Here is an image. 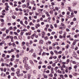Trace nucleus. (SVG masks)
<instances>
[{
    "label": "nucleus",
    "instance_id": "1",
    "mask_svg": "<svg viewBox=\"0 0 79 79\" xmlns=\"http://www.w3.org/2000/svg\"><path fill=\"white\" fill-rule=\"evenodd\" d=\"M22 72V71H21V72H20V69H18L17 70V72L16 73V74L18 77H21L23 76V73H21Z\"/></svg>",
    "mask_w": 79,
    "mask_h": 79
},
{
    "label": "nucleus",
    "instance_id": "2",
    "mask_svg": "<svg viewBox=\"0 0 79 79\" xmlns=\"http://www.w3.org/2000/svg\"><path fill=\"white\" fill-rule=\"evenodd\" d=\"M77 41H79V40H75L73 41V43L72 45H75L76 44V42H77Z\"/></svg>",
    "mask_w": 79,
    "mask_h": 79
},
{
    "label": "nucleus",
    "instance_id": "3",
    "mask_svg": "<svg viewBox=\"0 0 79 79\" xmlns=\"http://www.w3.org/2000/svg\"><path fill=\"white\" fill-rule=\"evenodd\" d=\"M39 44H44V41L42 40H41L40 41Z\"/></svg>",
    "mask_w": 79,
    "mask_h": 79
},
{
    "label": "nucleus",
    "instance_id": "4",
    "mask_svg": "<svg viewBox=\"0 0 79 79\" xmlns=\"http://www.w3.org/2000/svg\"><path fill=\"white\" fill-rule=\"evenodd\" d=\"M28 64H27L25 63V65H24V67L25 68H28Z\"/></svg>",
    "mask_w": 79,
    "mask_h": 79
},
{
    "label": "nucleus",
    "instance_id": "5",
    "mask_svg": "<svg viewBox=\"0 0 79 79\" xmlns=\"http://www.w3.org/2000/svg\"><path fill=\"white\" fill-rule=\"evenodd\" d=\"M14 6H18V5H17V2L15 1L14 2Z\"/></svg>",
    "mask_w": 79,
    "mask_h": 79
},
{
    "label": "nucleus",
    "instance_id": "6",
    "mask_svg": "<svg viewBox=\"0 0 79 79\" xmlns=\"http://www.w3.org/2000/svg\"><path fill=\"white\" fill-rule=\"evenodd\" d=\"M27 77H28V79H31V74H28L27 75Z\"/></svg>",
    "mask_w": 79,
    "mask_h": 79
},
{
    "label": "nucleus",
    "instance_id": "7",
    "mask_svg": "<svg viewBox=\"0 0 79 79\" xmlns=\"http://www.w3.org/2000/svg\"><path fill=\"white\" fill-rule=\"evenodd\" d=\"M8 4L7 2L5 3V6H6V7H7V8H10V6H8Z\"/></svg>",
    "mask_w": 79,
    "mask_h": 79
},
{
    "label": "nucleus",
    "instance_id": "8",
    "mask_svg": "<svg viewBox=\"0 0 79 79\" xmlns=\"http://www.w3.org/2000/svg\"><path fill=\"white\" fill-rule=\"evenodd\" d=\"M68 67L65 68V73H68Z\"/></svg>",
    "mask_w": 79,
    "mask_h": 79
},
{
    "label": "nucleus",
    "instance_id": "9",
    "mask_svg": "<svg viewBox=\"0 0 79 79\" xmlns=\"http://www.w3.org/2000/svg\"><path fill=\"white\" fill-rule=\"evenodd\" d=\"M20 23L22 24V25H23V26H25V25L23 24V21L22 20H21L20 21Z\"/></svg>",
    "mask_w": 79,
    "mask_h": 79
},
{
    "label": "nucleus",
    "instance_id": "10",
    "mask_svg": "<svg viewBox=\"0 0 79 79\" xmlns=\"http://www.w3.org/2000/svg\"><path fill=\"white\" fill-rule=\"evenodd\" d=\"M22 46L23 47V50H26V46H25L24 45H22Z\"/></svg>",
    "mask_w": 79,
    "mask_h": 79
},
{
    "label": "nucleus",
    "instance_id": "11",
    "mask_svg": "<svg viewBox=\"0 0 79 79\" xmlns=\"http://www.w3.org/2000/svg\"><path fill=\"white\" fill-rule=\"evenodd\" d=\"M23 59L24 60H26V61H27V60H28V58L27 57H25L23 58Z\"/></svg>",
    "mask_w": 79,
    "mask_h": 79
},
{
    "label": "nucleus",
    "instance_id": "12",
    "mask_svg": "<svg viewBox=\"0 0 79 79\" xmlns=\"http://www.w3.org/2000/svg\"><path fill=\"white\" fill-rule=\"evenodd\" d=\"M11 71H12L13 72H15V68H14L13 67H12L11 68Z\"/></svg>",
    "mask_w": 79,
    "mask_h": 79
},
{
    "label": "nucleus",
    "instance_id": "13",
    "mask_svg": "<svg viewBox=\"0 0 79 79\" xmlns=\"http://www.w3.org/2000/svg\"><path fill=\"white\" fill-rule=\"evenodd\" d=\"M43 10H44V9H39L38 10V12L40 13V12H42V11H43Z\"/></svg>",
    "mask_w": 79,
    "mask_h": 79
},
{
    "label": "nucleus",
    "instance_id": "14",
    "mask_svg": "<svg viewBox=\"0 0 79 79\" xmlns=\"http://www.w3.org/2000/svg\"><path fill=\"white\" fill-rule=\"evenodd\" d=\"M1 76H2L3 77H5V76H6V74H5L4 73H2L1 74Z\"/></svg>",
    "mask_w": 79,
    "mask_h": 79
},
{
    "label": "nucleus",
    "instance_id": "15",
    "mask_svg": "<svg viewBox=\"0 0 79 79\" xmlns=\"http://www.w3.org/2000/svg\"><path fill=\"white\" fill-rule=\"evenodd\" d=\"M14 34L15 35H17V36H18V34L17 32H14Z\"/></svg>",
    "mask_w": 79,
    "mask_h": 79
},
{
    "label": "nucleus",
    "instance_id": "16",
    "mask_svg": "<svg viewBox=\"0 0 79 79\" xmlns=\"http://www.w3.org/2000/svg\"><path fill=\"white\" fill-rule=\"evenodd\" d=\"M30 63H31V64H33V65L34 64L33 63V61H32L31 60H30Z\"/></svg>",
    "mask_w": 79,
    "mask_h": 79
},
{
    "label": "nucleus",
    "instance_id": "17",
    "mask_svg": "<svg viewBox=\"0 0 79 79\" xmlns=\"http://www.w3.org/2000/svg\"><path fill=\"white\" fill-rule=\"evenodd\" d=\"M60 26H61L62 27H64V24L63 23H61L60 25Z\"/></svg>",
    "mask_w": 79,
    "mask_h": 79
},
{
    "label": "nucleus",
    "instance_id": "18",
    "mask_svg": "<svg viewBox=\"0 0 79 79\" xmlns=\"http://www.w3.org/2000/svg\"><path fill=\"white\" fill-rule=\"evenodd\" d=\"M12 44L13 47H16V44H15V43H13Z\"/></svg>",
    "mask_w": 79,
    "mask_h": 79
},
{
    "label": "nucleus",
    "instance_id": "19",
    "mask_svg": "<svg viewBox=\"0 0 79 79\" xmlns=\"http://www.w3.org/2000/svg\"><path fill=\"white\" fill-rule=\"evenodd\" d=\"M29 25L30 26H34V24L33 23H32V22H31L30 23Z\"/></svg>",
    "mask_w": 79,
    "mask_h": 79
},
{
    "label": "nucleus",
    "instance_id": "20",
    "mask_svg": "<svg viewBox=\"0 0 79 79\" xmlns=\"http://www.w3.org/2000/svg\"><path fill=\"white\" fill-rule=\"evenodd\" d=\"M22 7L23 8H26V4H24L22 5Z\"/></svg>",
    "mask_w": 79,
    "mask_h": 79
},
{
    "label": "nucleus",
    "instance_id": "21",
    "mask_svg": "<svg viewBox=\"0 0 79 79\" xmlns=\"http://www.w3.org/2000/svg\"><path fill=\"white\" fill-rule=\"evenodd\" d=\"M72 55L73 56V57H75V58H76V57H77V55L76 54H73Z\"/></svg>",
    "mask_w": 79,
    "mask_h": 79
},
{
    "label": "nucleus",
    "instance_id": "22",
    "mask_svg": "<svg viewBox=\"0 0 79 79\" xmlns=\"http://www.w3.org/2000/svg\"><path fill=\"white\" fill-rule=\"evenodd\" d=\"M41 34H42V35H45V33L44 31L42 32L41 33Z\"/></svg>",
    "mask_w": 79,
    "mask_h": 79
},
{
    "label": "nucleus",
    "instance_id": "23",
    "mask_svg": "<svg viewBox=\"0 0 79 79\" xmlns=\"http://www.w3.org/2000/svg\"><path fill=\"white\" fill-rule=\"evenodd\" d=\"M15 73L13 72L11 73V75L12 76H15Z\"/></svg>",
    "mask_w": 79,
    "mask_h": 79
},
{
    "label": "nucleus",
    "instance_id": "24",
    "mask_svg": "<svg viewBox=\"0 0 79 79\" xmlns=\"http://www.w3.org/2000/svg\"><path fill=\"white\" fill-rule=\"evenodd\" d=\"M57 61L60 63L61 61V59H57Z\"/></svg>",
    "mask_w": 79,
    "mask_h": 79
},
{
    "label": "nucleus",
    "instance_id": "25",
    "mask_svg": "<svg viewBox=\"0 0 79 79\" xmlns=\"http://www.w3.org/2000/svg\"><path fill=\"white\" fill-rule=\"evenodd\" d=\"M44 55H46V53L44 52L42 54V56H44Z\"/></svg>",
    "mask_w": 79,
    "mask_h": 79
},
{
    "label": "nucleus",
    "instance_id": "26",
    "mask_svg": "<svg viewBox=\"0 0 79 79\" xmlns=\"http://www.w3.org/2000/svg\"><path fill=\"white\" fill-rule=\"evenodd\" d=\"M26 44V43L24 41H23L22 43V45H24Z\"/></svg>",
    "mask_w": 79,
    "mask_h": 79
},
{
    "label": "nucleus",
    "instance_id": "27",
    "mask_svg": "<svg viewBox=\"0 0 79 79\" xmlns=\"http://www.w3.org/2000/svg\"><path fill=\"white\" fill-rule=\"evenodd\" d=\"M74 69H77V66L75 65L74 66Z\"/></svg>",
    "mask_w": 79,
    "mask_h": 79
},
{
    "label": "nucleus",
    "instance_id": "28",
    "mask_svg": "<svg viewBox=\"0 0 79 79\" xmlns=\"http://www.w3.org/2000/svg\"><path fill=\"white\" fill-rule=\"evenodd\" d=\"M13 28L12 27H10L9 28V30H13Z\"/></svg>",
    "mask_w": 79,
    "mask_h": 79
},
{
    "label": "nucleus",
    "instance_id": "29",
    "mask_svg": "<svg viewBox=\"0 0 79 79\" xmlns=\"http://www.w3.org/2000/svg\"><path fill=\"white\" fill-rule=\"evenodd\" d=\"M48 68L49 69H51V68H52V66H51L50 65H49L48 67Z\"/></svg>",
    "mask_w": 79,
    "mask_h": 79
},
{
    "label": "nucleus",
    "instance_id": "30",
    "mask_svg": "<svg viewBox=\"0 0 79 79\" xmlns=\"http://www.w3.org/2000/svg\"><path fill=\"white\" fill-rule=\"evenodd\" d=\"M60 77H61V78H62V79H63V77H64L63 76V75H60Z\"/></svg>",
    "mask_w": 79,
    "mask_h": 79
},
{
    "label": "nucleus",
    "instance_id": "31",
    "mask_svg": "<svg viewBox=\"0 0 79 79\" xmlns=\"http://www.w3.org/2000/svg\"><path fill=\"white\" fill-rule=\"evenodd\" d=\"M17 33H19V32H21V31L19 30V29H17Z\"/></svg>",
    "mask_w": 79,
    "mask_h": 79
},
{
    "label": "nucleus",
    "instance_id": "32",
    "mask_svg": "<svg viewBox=\"0 0 79 79\" xmlns=\"http://www.w3.org/2000/svg\"><path fill=\"white\" fill-rule=\"evenodd\" d=\"M5 66H7V67H8V66L10 67V65H9L6 64H5Z\"/></svg>",
    "mask_w": 79,
    "mask_h": 79
},
{
    "label": "nucleus",
    "instance_id": "33",
    "mask_svg": "<svg viewBox=\"0 0 79 79\" xmlns=\"http://www.w3.org/2000/svg\"><path fill=\"white\" fill-rule=\"evenodd\" d=\"M76 3L73 2V6H76Z\"/></svg>",
    "mask_w": 79,
    "mask_h": 79
},
{
    "label": "nucleus",
    "instance_id": "34",
    "mask_svg": "<svg viewBox=\"0 0 79 79\" xmlns=\"http://www.w3.org/2000/svg\"><path fill=\"white\" fill-rule=\"evenodd\" d=\"M62 51H59V52H58V53L59 54H61V53H62Z\"/></svg>",
    "mask_w": 79,
    "mask_h": 79
},
{
    "label": "nucleus",
    "instance_id": "35",
    "mask_svg": "<svg viewBox=\"0 0 79 79\" xmlns=\"http://www.w3.org/2000/svg\"><path fill=\"white\" fill-rule=\"evenodd\" d=\"M24 32H21L20 33L21 35L22 36L23 35V34H24Z\"/></svg>",
    "mask_w": 79,
    "mask_h": 79
},
{
    "label": "nucleus",
    "instance_id": "36",
    "mask_svg": "<svg viewBox=\"0 0 79 79\" xmlns=\"http://www.w3.org/2000/svg\"><path fill=\"white\" fill-rule=\"evenodd\" d=\"M62 67L63 68H66L67 67H66V66L64 64H63L62 65Z\"/></svg>",
    "mask_w": 79,
    "mask_h": 79
},
{
    "label": "nucleus",
    "instance_id": "37",
    "mask_svg": "<svg viewBox=\"0 0 79 79\" xmlns=\"http://www.w3.org/2000/svg\"><path fill=\"white\" fill-rule=\"evenodd\" d=\"M0 21H1L2 23H3V22H4V20L3 19H0Z\"/></svg>",
    "mask_w": 79,
    "mask_h": 79
},
{
    "label": "nucleus",
    "instance_id": "38",
    "mask_svg": "<svg viewBox=\"0 0 79 79\" xmlns=\"http://www.w3.org/2000/svg\"><path fill=\"white\" fill-rule=\"evenodd\" d=\"M9 65L10 66H13V63H12V62H10V64H9Z\"/></svg>",
    "mask_w": 79,
    "mask_h": 79
},
{
    "label": "nucleus",
    "instance_id": "39",
    "mask_svg": "<svg viewBox=\"0 0 79 79\" xmlns=\"http://www.w3.org/2000/svg\"><path fill=\"white\" fill-rule=\"evenodd\" d=\"M7 77L8 79H10L11 78V75H9L7 76Z\"/></svg>",
    "mask_w": 79,
    "mask_h": 79
},
{
    "label": "nucleus",
    "instance_id": "40",
    "mask_svg": "<svg viewBox=\"0 0 79 79\" xmlns=\"http://www.w3.org/2000/svg\"><path fill=\"white\" fill-rule=\"evenodd\" d=\"M14 60V59H13V58H11L10 59V61L11 62V61H13Z\"/></svg>",
    "mask_w": 79,
    "mask_h": 79
},
{
    "label": "nucleus",
    "instance_id": "41",
    "mask_svg": "<svg viewBox=\"0 0 79 79\" xmlns=\"http://www.w3.org/2000/svg\"><path fill=\"white\" fill-rule=\"evenodd\" d=\"M56 66V64L55 63H54L52 64V67H55Z\"/></svg>",
    "mask_w": 79,
    "mask_h": 79
},
{
    "label": "nucleus",
    "instance_id": "42",
    "mask_svg": "<svg viewBox=\"0 0 79 79\" xmlns=\"http://www.w3.org/2000/svg\"><path fill=\"white\" fill-rule=\"evenodd\" d=\"M68 8L69 11H71V7H68Z\"/></svg>",
    "mask_w": 79,
    "mask_h": 79
},
{
    "label": "nucleus",
    "instance_id": "43",
    "mask_svg": "<svg viewBox=\"0 0 79 79\" xmlns=\"http://www.w3.org/2000/svg\"><path fill=\"white\" fill-rule=\"evenodd\" d=\"M58 69V67H56L55 68V71H57V69Z\"/></svg>",
    "mask_w": 79,
    "mask_h": 79
},
{
    "label": "nucleus",
    "instance_id": "44",
    "mask_svg": "<svg viewBox=\"0 0 79 79\" xmlns=\"http://www.w3.org/2000/svg\"><path fill=\"white\" fill-rule=\"evenodd\" d=\"M14 31H16V29H17V27H14Z\"/></svg>",
    "mask_w": 79,
    "mask_h": 79
},
{
    "label": "nucleus",
    "instance_id": "45",
    "mask_svg": "<svg viewBox=\"0 0 79 79\" xmlns=\"http://www.w3.org/2000/svg\"><path fill=\"white\" fill-rule=\"evenodd\" d=\"M72 63H73V64H76V62L75 61H73Z\"/></svg>",
    "mask_w": 79,
    "mask_h": 79
},
{
    "label": "nucleus",
    "instance_id": "46",
    "mask_svg": "<svg viewBox=\"0 0 79 79\" xmlns=\"http://www.w3.org/2000/svg\"><path fill=\"white\" fill-rule=\"evenodd\" d=\"M70 40H72V41H73V40H74V39L73 38H70Z\"/></svg>",
    "mask_w": 79,
    "mask_h": 79
},
{
    "label": "nucleus",
    "instance_id": "47",
    "mask_svg": "<svg viewBox=\"0 0 79 79\" xmlns=\"http://www.w3.org/2000/svg\"><path fill=\"white\" fill-rule=\"evenodd\" d=\"M43 19H43V18H42V17H41V18H40V21H43Z\"/></svg>",
    "mask_w": 79,
    "mask_h": 79
},
{
    "label": "nucleus",
    "instance_id": "48",
    "mask_svg": "<svg viewBox=\"0 0 79 79\" xmlns=\"http://www.w3.org/2000/svg\"><path fill=\"white\" fill-rule=\"evenodd\" d=\"M6 34H8V32H9V30L7 29L6 30Z\"/></svg>",
    "mask_w": 79,
    "mask_h": 79
},
{
    "label": "nucleus",
    "instance_id": "49",
    "mask_svg": "<svg viewBox=\"0 0 79 79\" xmlns=\"http://www.w3.org/2000/svg\"><path fill=\"white\" fill-rule=\"evenodd\" d=\"M54 53H55V54H58V52H57V51H56V50H54Z\"/></svg>",
    "mask_w": 79,
    "mask_h": 79
},
{
    "label": "nucleus",
    "instance_id": "50",
    "mask_svg": "<svg viewBox=\"0 0 79 79\" xmlns=\"http://www.w3.org/2000/svg\"><path fill=\"white\" fill-rule=\"evenodd\" d=\"M27 31V29L24 28L23 29V31H24L25 32H26V31Z\"/></svg>",
    "mask_w": 79,
    "mask_h": 79
},
{
    "label": "nucleus",
    "instance_id": "51",
    "mask_svg": "<svg viewBox=\"0 0 79 79\" xmlns=\"http://www.w3.org/2000/svg\"><path fill=\"white\" fill-rule=\"evenodd\" d=\"M50 53L51 55H53V54H54V53H53V51H51Z\"/></svg>",
    "mask_w": 79,
    "mask_h": 79
},
{
    "label": "nucleus",
    "instance_id": "52",
    "mask_svg": "<svg viewBox=\"0 0 79 79\" xmlns=\"http://www.w3.org/2000/svg\"><path fill=\"white\" fill-rule=\"evenodd\" d=\"M33 74H36V71L35 70L33 71Z\"/></svg>",
    "mask_w": 79,
    "mask_h": 79
},
{
    "label": "nucleus",
    "instance_id": "53",
    "mask_svg": "<svg viewBox=\"0 0 79 79\" xmlns=\"http://www.w3.org/2000/svg\"><path fill=\"white\" fill-rule=\"evenodd\" d=\"M47 28H48L45 27L44 28V31H47Z\"/></svg>",
    "mask_w": 79,
    "mask_h": 79
},
{
    "label": "nucleus",
    "instance_id": "54",
    "mask_svg": "<svg viewBox=\"0 0 79 79\" xmlns=\"http://www.w3.org/2000/svg\"><path fill=\"white\" fill-rule=\"evenodd\" d=\"M69 70H71V69H72V67H69Z\"/></svg>",
    "mask_w": 79,
    "mask_h": 79
},
{
    "label": "nucleus",
    "instance_id": "55",
    "mask_svg": "<svg viewBox=\"0 0 79 79\" xmlns=\"http://www.w3.org/2000/svg\"><path fill=\"white\" fill-rule=\"evenodd\" d=\"M44 39L46 40H48V38L47 37H44Z\"/></svg>",
    "mask_w": 79,
    "mask_h": 79
},
{
    "label": "nucleus",
    "instance_id": "56",
    "mask_svg": "<svg viewBox=\"0 0 79 79\" xmlns=\"http://www.w3.org/2000/svg\"><path fill=\"white\" fill-rule=\"evenodd\" d=\"M44 78H46V79H47V77H48L47 75H44Z\"/></svg>",
    "mask_w": 79,
    "mask_h": 79
},
{
    "label": "nucleus",
    "instance_id": "57",
    "mask_svg": "<svg viewBox=\"0 0 79 79\" xmlns=\"http://www.w3.org/2000/svg\"><path fill=\"white\" fill-rule=\"evenodd\" d=\"M29 44H32V41L31 40H30Z\"/></svg>",
    "mask_w": 79,
    "mask_h": 79
},
{
    "label": "nucleus",
    "instance_id": "58",
    "mask_svg": "<svg viewBox=\"0 0 79 79\" xmlns=\"http://www.w3.org/2000/svg\"><path fill=\"white\" fill-rule=\"evenodd\" d=\"M24 23L26 25H27V21H25L24 22Z\"/></svg>",
    "mask_w": 79,
    "mask_h": 79
},
{
    "label": "nucleus",
    "instance_id": "59",
    "mask_svg": "<svg viewBox=\"0 0 79 79\" xmlns=\"http://www.w3.org/2000/svg\"><path fill=\"white\" fill-rule=\"evenodd\" d=\"M23 73H24V74H26V73H27V71H23Z\"/></svg>",
    "mask_w": 79,
    "mask_h": 79
},
{
    "label": "nucleus",
    "instance_id": "60",
    "mask_svg": "<svg viewBox=\"0 0 79 79\" xmlns=\"http://www.w3.org/2000/svg\"><path fill=\"white\" fill-rule=\"evenodd\" d=\"M49 76L50 77H53V75H52V73L49 74Z\"/></svg>",
    "mask_w": 79,
    "mask_h": 79
},
{
    "label": "nucleus",
    "instance_id": "61",
    "mask_svg": "<svg viewBox=\"0 0 79 79\" xmlns=\"http://www.w3.org/2000/svg\"><path fill=\"white\" fill-rule=\"evenodd\" d=\"M2 57H5V54H2Z\"/></svg>",
    "mask_w": 79,
    "mask_h": 79
},
{
    "label": "nucleus",
    "instance_id": "62",
    "mask_svg": "<svg viewBox=\"0 0 79 79\" xmlns=\"http://www.w3.org/2000/svg\"><path fill=\"white\" fill-rule=\"evenodd\" d=\"M6 68H4L3 70L4 72H6Z\"/></svg>",
    "mask_w": 79,
    "mask_h": 79
},
{
    "label": "nucleus",
    "instance_id": "63",
    "mask_svg": "<svg viewBox=\"0 0 79 79\" xmlns=\"http://www.w3.org/2000/svg\"><path fill=\"white\" fill-rule=\"evenodd\" d=\"M26 11V13H29V10L28 9H27Z\"/></svg>",
    "mask_w": 79,
    "mask_h": 79
},
{
    "label": "nucleus",
    "instance_id": "64",
    "mask_svg": "<svg viewBox=\"0 0 79 79\" xmlns=\"http://www.w3.org/2000/svg\"><path fill=\"white\" fill-rule=\"evenodd\" d=\"M36 26H37L38 27H40V24H39V23H38L37 24Z\"/></svg>",
    "mask_w": 79,
    "mask_h": 79
}]
</instances>
